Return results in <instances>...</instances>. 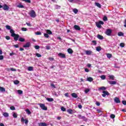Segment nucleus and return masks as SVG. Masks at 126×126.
<instances>
[{
    "mask_svg": "<svg viewBox=\"0 0 126 126\" xmlns=\"http://www.w3.org/2000/svg\"><path fill=\"white\" fill-rule=\"evenodd\" d=\"M10 33H11V36L13 37L14 40H15V41H17L18 40V38H19V35L14 33V30H10Z\"/></svg>",
    "mask_w": 126,
    "mask_h": 126,
    "instance_id": "nucleus-1",
    "label": "nucleus"
},
{
    "mask_svg": "<svg viewBox=\"0 0 126 126\" xmlns=\"http://www.w3.org/2000/svg\"><path fill=\"white\" fill-rule=\"evenodd\" d=\"M38 105H39L40 108L42 110H44V111H47L48 110V107L45 105V104L44 103H38Z\"/></svg>",
    "mask_w": 126,
    "mask_h": 126,
    "instance_id": "nucleus-2",
    "label": "nucleus"
},
{
    "mask_svg": "<svg viewBox=\"0 0 126 126\" xmlns=\"http://www.w3.org/2000/svg\"><path fill=\"white\" fill-rule=\"evenodd\" d=\"M29 14L30 15L31 17H32V18H35V17H36V12L34 10H32Z\"/></svg>",
    "mask_w": 126,
    "mask_h": 126,
    "instance_id": "nucleus-3",
    "label": "nucleus"
},
{
    "mask_svg": "<svg viewBox=\"0 0 126 126\" xmlns=\"http://www.w3.org/2000/svg\"><path fill=\"white\" fill-rule=\"evenodd\" d=\"M105 34H106V35H107V36H111V34H112V30L109 29H107L105 31Z\"/></svg>",
    "mask_w": 126,
    "mask_h": 126,
    "instance_id": "nucleus-4",
    "label": "nucleus"
},
{
    "mask_svg": "<svg viewBox=\"0 0 126 126\" xmlns=\"http://www.w3.org/2000/svg\"><path fill=\"white\" fill-rule=\"evenodd\" d=\"M102 93H103V94H102V97H106V95H107V96H109V95H110V93H109V92H108V91H103L102 92Z\"/></svg>",
    "mask_w": 126,
    "mask_h": 126,
    "instance_id": "nucleus-5",
    "label": "nucleus"
},
{
    "mask_svg": "<svg viewBox=\"0 0 126 126\" xmlns=\"http://www.w3.org/2000/svg\"><path fill=\"white\" fill-rule=\"evenodd\" d=\"M58 56L60 57V58H61L62 59H65L66 57L65 56V54L60 53L58 54Z\"/></svg>",
    "mask_w": 126,
    "mask_h": 126,
    "instance_id": "nucleus-6",
    "label": "nucleus"
},
{
    "mask_svg": "<svg viewBox=\"0 0 126 126\" xmlns=\"http://www.w3.org/2000/svg\"><path fill=\"white\" fill-rule=\"evenodd\" d=\"M30 46H31V43L28 42L23 45V48H29Z\"/></svg>",
    "mask_w": 126,
    "mask_h": 126,
    "instance_id": "nucleus-7",
    "label": "nucleus"
},
{
    "mask_svg": "<svg viewBox=\"0 0 126 126\" xmlns=\"http://www.w3.org/2000/svg\"><path fill=\"white\" fill-rule=\"evenodd\" d=\"M21 122L22 123H23V122H25V123L26 125H27L28 124V120L27 119H24V118L22 117L21 119Z\"/></svg>",
    "mask_w": 126,
    "mask_h": 126,
    "instance_id": "nucleus-8",
    "label": "nucleus"
},
{
    "mask_svg": "<svg viewBox=\"0 0 126 126\" xmlns=\"http://www.w3.org/2000/svg\"><path fill=\"white\" fill-rule=\"evenodd\" d=\"M114 102H115V103H116L117 104H119V103H121V100H120V98L116 97L114 98Z\"/></svg>",
    "mask_w": 126,
    "mask_h": 126,
    "instance_id": "nucleus-9",
    "label": "nucleus"
},
{
    "mask_svg": "<svg viewBox=\"0 0 126 126\" xmlns=\"http://www.w3.org/2000/svg\"><path fill=\"white\" fill-rule=\"evenodd\" d=\"M3 10H8L9 9V7L6 4H5L3 6Z\"/></svg>",
    "mask_w": 126,
    "mask_h": 126,
    "instance_id": "nucleus-10",
    "label": "nucleus"
},
{
    "mask_svg": "<svg viewBox=\"0 0 126 126\" xmlns=\"http://www.w3.org/2000/svg\"><path fill=\"white\" fill-rule=\"evenodd\" d=\"M108 83L111 85H116V84H117V82L115 81H109Z\"/></svg>",
    "mask_w": 126,
    "mask_h": 126,
    "instance_id": "nucleus-11",
    "label": "nucleus"
},
{
    "mask_svg": "<svg viewBox=\"0 0 126 126\" xmlns=\"http://www.w3.org/2000/svg\"><path fill=\"white\" fill-rule=\"evenodd\" d=\"M108 77H109V79L110 80H115V76H114L113 75L108 76Z\"/></svg>",
    "mask_w": 126,
    "mask_h": 126,
    "instance_id": "nucleus-12",
    "label": "nucleus"
},
{
    "mask_svg": "<svg viewBox=\"0 0 126 126\" xmlns=\"http://www.w3.org/2000/svg\"><path fill=\"white\" fill-rule=\"evenodd\" d=\"M71 95L72 97H73V98H77L78 97V96L77 95V94H76V93H73L71 94Z\"/></svg>",
    "mask_w": 126,
    "mask_h": 126,
    "instance_id": "nucleus-13",
    "label": "nucleus"
},
{
    "mask_svg": "<svg viewBox=\"0 0 126 126\" xmlns=\"http://www.w3.org/2000/svg\"><path fill=\"white\" fill-rule=\"evenodd\" d=\"M97 38L99 40H103L104 39V37L100 34H97Z\"/></svg>",
    "mask_w": 126,
    "mask_h": 126,
    "instance_id": "nucleus-14",
    "label": "nucleus"
},
{
    "mask_svg": "<svg viewBox=\"0 0 126 126\" xmlns=\"http://www.w3.org/2000/svg\"><path fill=\"white\" fill-rule=\"evenodd\" d=\"M38 126H47L48 125L46 123H38Z\"/></svg>",
    "mask_w": 126,
    "mask_h": 126,
    "instance_id": "nucleus-15",
    "label": "nucleus"
},
{
    "mask_svg": "<svg viewBox=\"0 0 126 126\" xmlns=\"http://www.w3.org/2000/svg\"><path fill=\"white\" fill-rule=\"evenodd\" d=\"M74 29H75V30H78V31L80 30V27L78 25H75L74 26Z\"/></svg>",
    "mask_w": 126,
    "mask_h": 126,
    "instance_id": "nucleus-16",
    "label": "nucleus"
},
{
    "mask_svg": "<svg viewBox=\"0 0 126 126\" xmlns=\"http://www.w3.org/2000/svg\"><path fill=\"white\" fill-rule=\"evenodd\" d=\"M95 5L99 8H101V7H102V5L99 3L95 2Z\"/></svg>",
    "mask_w": 126,
    "mask_h": 126,
    "instance_id": "nucleus-17",
    "label": "nucleus"
},
{
    "mask_svg": "<svg viewBox=\"0 0 126 126\" xmlns=\"http://www.w3.org/2000/svg\"><path fill=\"white\" fill-rule=\"evenodd\" d=\"M67 52H68V54H73V51L72 50V49L71 48L68 49Z\"/></svg>",
    "mask_w": 126,
    "mask_h": 126,
    "instance_id": "nucleus-18",
    "label": "nucleus"
},
{
    "mask_svg": "<svg viewBox=\"0 0 126 126\" xmlns=\"http://www.w3.org/2000/svg\"><path fill=\"white\" fill-rule=\"evenodd\" d=\"M17 7H18L19 8H24V5L21 4H19L17 5Z\"/></svg>",
    "mask_w": 126,
    "mask_h": 126,
    "instance_id": "nucleus-19",
    "label": "nucleus"
},
{
    "mask_svg": "<svg viewBox=\"0 0 126 126\" xmlns=\"http://www.w3.org/2000/svg\"><path fill=\"white\" fill-rule=\"evenodd\" d=\"M46 100L48 101V102H53V101H54V98L47 97L46 98Z\"/></svg>",
    "mask_w": 126,
    "mask_h": 126,
    "instance_id": "nucleus-20",
    "label": "nucleus"
},
{
    "mask_svg": "<svg viewBox=\"0 0 126 126\" xmlns=\"http://www.w3.org/2000/svg\"><path fill=\"white\" fill-rule=\"evenodd\" d=\"M3 116L5 117V118H7L9 117V114L8 113L5 112L3 114Z\"/></svg>",
    "mask_w": 126,
    "mask_h": 126,
    "instance_id": "nucleus-21",
    "label": "nucleus"
},
{
    "mask_svg": "<svg viewBox=\"0 0 126 126\" xmlns=\"http://www.w3.org/2000/svg\"><path fill=\"white\" fill-rule=\"evenodd\" d=\"M0 91L1 92H5V89L2 87H0Z\"/></svg>",
    "mask_w": 126,
    "mask_h": 126,
    "instance_id": "nucleus-22",
    "label": "nucleus"
},
{
    "mask_svg": "<svg viewBox=\"0 0 126 126\" xmlns=\"http://www.w3.org/2000/svg\"><path fill=\"white\" fill-rule=\"evenodd\" d=\"M46 33H47V34H49V35L53 34V32L50 30H47Z\"/></svg>",
    "mask_w": 126,
    "mask_h": 126,
    "instance_id": "nucleus-23",
    "label": "nucleus"
},
{
    "mask_svg": "<svg viewBox=\"0 0 126 126\" xmlns=\"http://www.w3.org/2000/svg\"><path fill=\"white\" fill-rule=\"evenodd\" d=\"M87 80L90 82H92V81H93V78L92 77H90L87 78Z\"/></svg>",
    "mask_w": 126,
    "mask_h": 126,
    "instance_id": "nucleus-24",
    "label": "nucleus"
},
{
    "mask_svg": "<svg viewBox=\"0 0 126 126\" xmlns=\"http://www.w3.org/2000/svg\"><path fill=\"white\" fill-rule=\"evenodd\" d=\"M86 55H91V54H92V51H88V50L86 51Z\"/></svg>",
    "mask_w": 126,
    "mask_h": 126,
    "instance_id": "nucleus-25",
    "label": "nucleus"
},
{
    "mask_svg": "<svg viewBox=\"0 0 126 126\" xmlns=\"http://www.w3.org/2000/svg\"><path fill=\"white\" fill-rule=\"evenodd\" d=\"M96 25L98 28H101V27H102V26H101L99 22L96 23Z\"/></svg>",
    "mask_w": 126,
    "mask_h": 126,
    "instance_id": "nucleus-26",
    "label": "nucleus"
},
{
    "mask_svg": "<svg viewBox=\"0 0 126 126\" xmlns=\"http://www.w3.org/2000/svg\"><path fill=\"white\" fill-rule=\"evenodd\" d=\"M19 41L20 42H25V39L22 37H20V38H19Z\"/></svg>",
    "mask_w": 126,
    "mask_h": 126,
    "instance_id": "nucleus-27",
    "label": "nucleus"
},
{
    "mask_svg": "<svg viewBox=\"0 0 126 126\" xmlns=\"http://www.w3.org/2000/svg\"><path fill=\"white\" fill-rule=\"evenodd\" d=\"M107 89L106 88V87H101L100 88H99L98 89L99 90H103V91H105Z\"/></svg>",
    "mask_w": 126,
    "mask_h": 126,
    "instance_id": "nucleus-28",
    "label": "nucleus"
},
{
    "mask_svg": "<svg viewBox=\"0 0 126 126\" xmlns=\"http://www.w3.org/2000/svg\"><path fill=\"white\" fill-rule=\"evenodd\" d=\"M26 112L27 114H28V115H31V111H30V110L29 109H26Z\"/></svg>",
    "mask_w": 126,
    "mask_h": 126,
    "instance_id": "nucleus-29",
    "label": "nucleus"
},
{
    "mask_svg": "<svg viewBox=\"0 0 126 126\" xmlns=\"http://www.w3.org/2000/svg\"><path fill=\"white\" fill-rule=\"evenodd\" d=\"M100 78H101L102 80H105V79H106V76L105 75H102L100 76Z\"/></svg>",
    "mask_w": 126,
    "mask_h": 126,
    "instance_id": "nucleus-30",
    "label": "nucleus"
},
{
    "mask_svg": "<svg viewBox=\"0 0 126 126\" xmlns=\"http://www.w3.org/2000/svg\"><path fill=\"white\" fill-rule=\"evenodd\" d=\"M118 36L121 37V36H124V33H123V32H118Z\"/></svg>",
    "mask_w": 126,
    "mask_h": 126,
    "instance_id": "nucleus-31",
    "label": "nucleus"
},
{
    "mask_svg": "<svg viewBox=\"0 0 126 126\" xmlns=\"http://www.w3.org/2000/svg\"><path fill=\"white\" fill-rule=\"evenodd\" d=\"M106 56H107V58H108V59H111V58H112V54H111L110 53L107 54Z\"/></svg>",
    "mask_w": 126,
    "mask_h": 126,
    "instance_id": "nucleus-32",
    "label": "nucleus"
},
{
    "mask_svg": "<svg viewBox=\"0 0 126 126\" xmlns=\"http://www.w3.org/2000/svg\"><path fill=\"white\" fill-rule=\"evenodd\" d=\"M5 27H6V29H7L8 30H12V29H11V27H10V26H9V25H6V26H5Z\"/></svg>",
    "mask_w": 126,
    "mask_h": 126,
    "instance_id": "nucleus-33",
    "label": "nucleus"
},
{
    "mask_svg": "<svg viewBox=\"0 0 126 126\" xmlns=\"http://www.w3.org/2000/svg\"><path fill=\"white\" fill-rule=\"evenodd\" d=\"M28 70H29V71H33V67H32V66H29V67H28Z\"/></svg>",
    "mask_w": 126,
    "mask_h": 126,
    "instance_id": "nucleus-34",
    "label": "nucleus"
},
{
    "mask_svg": "<svg viewBox=\"0 0 126 126\" xmlns=\"http://www.w3.org/2000/svg\"><path fill=\"white\" fill-rule=\"evenodd\" d=\"M101 47H100V46L97 47L96 48V50L97 52H100V51H101Z\"/></svg>",
    "mask_w": 126,
    "mask_h": 126,
    "instance_id": "nucleus-35",
    "label": "nucleus"
},
{
    "mask_svg": "<svg viewBox=\"0 0 126 126\" xmlns=\"http://www.w3.org/2000/svg\"><path fill=\"white\" fill-rule=\"evenodd\" d=\"M103 21H108V18L107 17V16H105L104 17H103Z\"/></svg>",
    "mask_w": 126,
    "mask_h": 126,
    "instance_id": "nucleus-36",
    "label": "nucleus"
},
{
    "mask_svg": "<svg viewBox=\"0 0 126 126\" xmlns=\"http://www.w3.org/2000/svg\"><path fill=\"white\" fill-rule=\"evenodd\" d=\"M67 113H68V114H72V109H68L67 110Z\"/></svg>",
    "mask_w": 126,
    "mask_h": 126,
    "instance_id": "nucleus-37",
    "label": "nucleus"
},
{
    "mask_svg": "<svg viewBox=\"0 0 126 126\" xmlns=\"http://www.w3.org/2000/svg\"><path fill=\"white\" fill-rule=\"evenodd\" d=\"M14 83L16 85H17L18 84H19V81H18V80L14 81Z\"/></svg>",
    "mask_w": 126,
    "mask_h": 126,
    "instance_id": "nucleus-38",
    "label": "nucleus"
},
{
    "mask_svg": "<svg viewBox=\"0 0 126 126\" xmlns=\"http://www.w3.org/2000/svg\"><path fill=\"white\" fill-rule=\"evenodd\" d=\"M18 94L21 95L22 94H23V91L19 90H18Z\"/></svg>",
    "mask_w": 126,
    "mask_h": 126,
    "instance_id": "nucleus-39",
    "label": "nucleus"
},
{
    "mask_svg": "<svg viewBox=\"0 0 126 126\" xmlns=\"http://www.w3.org/2000/svg\"><path fill=\"white\" fill-rule=\"evenodd\" d=\"M73 11L74 13H75V14H76L77 12H78V10L76 8H75L73 9Z\"/></svg>",
    "mask_w": 126,
    "mask_h": 126,
    "instance_id": "nucleus-40",
    "label": "nucleus"
},
{
    "mask_svg": "<svg viewBox=\"0 0 126 126\" xmlns=\"http://www.w3.org/2000/svg\"><path fill=\"white\" fill-rule=\"evenodd\" d=\"M61 110L63 111V112H65V111H66V109H65V108H64L63 106L61 107Z\"/></svg>",
    "mask_w": 126,
    "mask_h": 126,
    "instance_id": "nucleus-41",
    "label": "nucleus"
},
{
    "mask_svg": "<svg viewBox=\"0 0 126 126\" xmlns=\"http://www.w3.org/2000/svg\"><path fill=\"white\" fill-rule=\"evenodd\" d=\"M120 46L121 47V48H124L125 47V44L122 42L120 43Z\"/></svg>",
    "mask_w": 126,
    "mask_h": 126,
    "instance_id": "nucleus-42",
    "label": "nucleus"
},
{
    "mask_svg": "<svg viewBox=\"0 0 126 126\" xmlns=\"http://www.w3.org/2000/svg\"><path fill=\"white\" fill-rule=\"evenodd\" d=\"M34 48L36 50H39L40 49V46H39V45H35Z\"/></svg>",
    "mask_w": 126,
    "mask_h": 126,
    "instance_id": "nucleus-43",
    "label": "nucleus"
},
{
    "mask_svg": "<svg viewBox=\"0 0 126 126\" xmlns=\"http://www.w3.org/2000/svg\"><path fill=\"white\" fill-rule=\"evenodd\" d=\"M10 110H12V111H14L15 110V107L13 106H12L10 107Z\"/></svg>",
    "mask_w": 126,
    "mask_h": 126,
    "instance_id": "nucleus-44",
    "label": "nucleus"
},
{
    "mask_svg": "<svg viewBox=\"0 0 126 126\" xmlns=\"http://www.w3.org/2000/svg\"><path fill=\"white\" fill-rule=\"evenodd\" d=\"M111 119H114V118H116V116L114 114H111L110 115Z\"/></svg>",
    "mask_w": 126,
    "mask_h": 126,
    "instance_id": "nucleus-45",
    "label": "nucleus"
},
{
    "mask_svg": "<svg viewBox=\"0 0 126 126\" xmlns=\"http://www.w3.org/2000/svg\"><path fill=\"white\" fill-rule=\"evenodd\" d=\"M13 118H17V114L15 113H14L13 114Z\"/></svg>",
    "mask_w": 126,
    "mask_h": 126,
    "instance_id": "nucleus-46",
    "label": "nucleus"
},
{
    "mask_svg": "<svg viewBox=\"0 0 126 126\" xmlns=\"http://www.w3.org/2000/svg\"><path fill=\"white\" fill-rule=\"evenodd\" d=\"M36 56L37 57V58H41V57H42V55L39 53H36Z\"/></svg>",
    "mask_w": 126,
    "mask_h": 126,
    "instance_id": "nucleus-47",
    "label": "nucleus"
},
{
    "mask_svg": "<svg viewBox=\"0 0 126 126\" xmlns=\"http://www.w3.org/2000/svg\"><path fill=\"white\" fill-rule=\"evenodd\" d=\"M44 36L45 38H49V34L48 33H44Z\"/></svg>",
    "mask_w": 126,
    "mask_h": 126,
    "instance_id": "nucleus-48",
    "label": "nucleus"
},
{
    "mask_svg": "<svg viewBox=\"0 0 126 126\" xmlns=\"http://www.w3.org/2000/svg\"><path fill=\"white\" fill-rule=\"evenodd\" d=\"M35 35H42V33L40 32H35Z\"/></svg>",
    "mask_w": 126,
    "mask_h": 126,
    "instance_id": "nucleus-49",
    "label": "nucleus"
},
{
    "mask_svg": "<svg viewBox=\"0 0 126 126\" xmlns=\"http://www.w3.org/2000/svg\"><path fill=\"white\" fill-rule=\"evenodd\" d=\"M90 91V89H87L85 90V92L86 94L88 93V92H89Z\"/></svg>",
    "mask_w": 126,
    "mask_h": 126,
    "instance_id": "nucleus-50",
    "label": "nucleus"
},
{
    "mask_svg": "<svg viewBox=\"0 0 126 126\" xmlns=\"http://www.w3.org/2000/svg\"><path fill=\"white\" fill-rule=\"evenodd\" d=\"M92 43H94V45H97V41L96 40H93Z\"/></svg>",
    "mask_w": 126,
    "mask_h": 126,
    "instance_id": "nucleus-51",
    "label": "nucleus"
},
{
    "mask_svg": "<svg viewBox=\"0 0 126 126\" xmlns=\"http://www.w3.org/2000/svg\"><path fill=\"white\" fill-rule=\"evenodd\" d=\"M5 39L6 40H10V36H5Z\"/></svg>",
    "mask_w": 126,
    "mask_h": 126,
    "instance_id": "nucleus-52",
    "label": "nucleus"
},
{
    "mask_svg": "<svg viewBox=\"0 0 126 126\" xmlns=\"http://www.w3.org/2000/svg\"><path fill=\"white\" fill-rule=\"evenodd\" d=\"M48 60H49V61H54L55 59H54V58L50 57V58H48Z\"/></svg>",
    "mask_w": 126,
    "mask_h": 126,
    "instance_id": "nucleus-53",
    "label": "nucleus"
},
{
    "mask_svg": "<svg viewBox=\"0 0 126 126\" xmlns=\"http://www.w3.org/2000/svg\"><path fill=\"white\" fill-rule=\"evenodd\" d=\"M25 2H27L28 3H31V0H26Z\"/></svg>",
    "mask_w": 126,
    "mask_h": 126,
    "instance_id": "nucleus-54",
    "label": "nucleus"
},
{
    "mask_svg": "<svg viewBox=\"0 0 126 126\" xmlns=\"http://www.w3.org/2000/svg\"><path fill=\"white\" fill-rule=\"evenodd\" d=\"M22 31H26L27 30V28H22Z\"/></svg>",
    "mask_w": 126,
    "mask_h": 126,
    "instance_id": "nucleus-55",
    "label": "nucleus"
},
{
    "mask_svg": "<svg viewBox=\"0 0 126 126\" xmlns=\"http://www.w3.org/2000/svg\"><path fill=\"white\" fill-rule=\"evenodd\" d=\"M14 55H16V54H15V53H13V52L10 53L9 54V56H13Z\"/></svg>",
    "mask_w": 126,
    "mask_h": 126,
    "instance_id": "nucleus-56",
    "label": "nucleus"
},
{
    "mask_svg": "<svg viewBox=\"0 0 126 126\" xmlns=\"http://www.w3.org/2000/svg\"><path fill=\"white\" fill-rule=\"evenodd\" d=\"M51 87H53V88H56V86H55V84H51Z\"/></svg>",
    "mask_w": 126,
    "mask_h": 126,
    "instance_id": "nucleus-57",
    "label": "nucleus"
},
{
    "mask_svg": "<svg viewBox=\"0 0 126 126\" xmlns=\"http://www.w3.org/2000/svg\"><path fill=\"white\" fill-rule=\"evenodd\" d=\"M98 23H99L100 24V25H103L104 24V22H103L102 21H99L98 22Z\"/></svg>",
    "mask_w": 126,
    "mask_h": 126,
    "instance_id": "nucleus-58",
    "label": "nucleus"
},
{
    "mask_svg": "<svg viewBox=\"0 0 126 126\" xmlns=\"http://www.w3.org/2000/svg\"><path fill=\"white\" fill-rule=\"evenodd\" d=\"M3 59V55H0V61H1Z\"/></svg>",
    "mask_w": 126,
    "mask_h": 126,
    "instance_id": "nucleus-59",
    "label": "nucleus"
},
{
    "mask_svg": "<svg viewBox=\"0 0 126 126\" xmlns=\"http://www.w3.org/2000/svg\"><path fill=\"white\" fill-rule=\"evenodd\" d=\"M46 50H50L51 49V47H50L49 46H46Z\"/></svg>",
    "mask_w": 126,
    "mask_h": 126,
    "instance_id": "nucleus-60",
    "label": "nucleus"
},
{
    "mask_svg": "<svg viewBox=\"0 0 126 126\" xmlns=\"http://www.w3.org/2000/svg\"><path fill=\"white\" fill-rule=\"evenodd\" d=\"M100 102H98V101H96L95 102V104L96 105V106H100Z\"/></svg>",
    "mask_w": 126,
    "mask_h": 126,
    "instance_id": "nucleus-61",
    "label": "nucleus"
},
{
    "mask_svg": "<svg viewBox=\"0 0 126 126\" xmlns=\"http://www.w3.org/2000/svg\"><path fill=\"white\" fill-rule=\"evenodd\" d=\"M122 103L123 104V105H126V100H123L122 101Z\"/></svg>",
    "mask_w": 126,
    "mask_h": 126,
    "instance_id": "nucleus-62",
    "label": "nucleus"
},
{
    "mask_svg": "<svg viewBox=\"0 0 126 126\" xmlns=\"http://www.w3.org/2000/svg\"><path fill=\"white\" fill-rule=\"evenodd\" d=\"M64 96H65V97H69V95H68V93L65 94Z\"/></svg>",
    "mask_w": 126,
    "mask_h": 126,
    "instance_id": "nucleus-63",
    "label": "nucleus"
},
{
    "mask_svg": "<svg viewBox=\"0 0 126 126\" xmlns=\"http://www.w3.org/2000/svg\"><path fill=\"white\" fill-rule=\"evenodd\" d=\"M124 27H126V19L125 20V21H124Z\"/></svg>",
    "mask_w": 126,
    "mask_h": 126,
    "instance_id": "nucleus-64",
    "label": "nucleus"
}]
</instances>
